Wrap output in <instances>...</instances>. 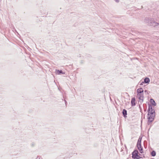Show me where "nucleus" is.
Here are the masks:
<instances>
[{
    "label": "nucleus",
    "mask_w": 159,
    "mask_h": 159,
    "mask_svg": "<svg viewBox=\"0 0 159 159\" xmlns=\"http://www.w3.org/2000/svg\"><path fill=\"white\" fill-rule=\"evenodd\" d=\"M151 155L152 157H154L156 155V152L154 150H153L151 153Z\"/></svg>",
    "instance_id": "13"
},
{
    "label": "nucleus",
    "mask_w": 159,
    "mask_h": 159,
    "mask_svg": "<svg viewBox=\"0 0 159 159\" xmlns=\"http://www.w3.org/2000/svg\"><path fill=\"white\" fill-rule=\"evenodd\" d=\"M64 101H65V104H66H66H67V101H66V100H64Z\"/></svg>",
    "instance_id": "18"
},
{
    "label": "nucleus",
    "mask_w": 159,
    "mask_h": 159,
    "mask_svg": "<svg viewBox=\"0 0 159 159\" xmlns=\"http://www.w3.org/2000/svg\"><path fill=\"white\" fill-rule=\"evenodd\" d=\"M123 116L125 118L127 117V111L125 109H124L123 110L122 112Z\"/></svg>",
    "instance_id": "10"
},
{
    "label": "nucleus",
    "mask_w": 159,
    "mask_h": 159,
    "mask_svg": "<svg viewBox=\"0 0 159 159\" xmlns=\"http://www.w3.org/2000/svg\"><path fill=\"white\" fill-rule=\"evenodd\" d=\"M55 72L57 75H60L61 74H65V72L61 70H56Z\"/></svg>",
    "instance_id": "6"
},
{
    "label": "nucleus",
    "mask_w": 159,
    "mask_h": 159,
    "mask_svg": "<svg viewBox=\"0 0 159 159\" xmlns=\"http://www.w3.org/2000/svg\"><path fill=\"white\" fill-rule=\"evenodd\" d=\"M138 96V98L140 100H141V102L142 103L143 101V94H138L137 95Z\"/></svg>",
    "instance_id": "8"
},
{
    "label": "nucleus",
    "mask_w": 159,
    "mask_h": 159,
    "mask_svg": "<svg viewBox=\"0 0 159 159\" xmlns=\"http://www.w3.org/2000/svg\"><path fill=\"white\" fill-rule=\"evenodd\" d=\"M144 83H143V81H142V82L140 83V85H143V84H144Z\"/></svg>",
    "instance_id": "17"
},
{
    "label": "nucleus",
    "mask_w": 159,
    "mask_h": 159,
    "mask_svg": "<svg viewBox=\"0 0 159 159\" xmlns=\"http://www.w3.org/2000/svg\"><path fill=\"white\" fill-rule=\"evenodd\" d=\"M159 25V23L156 22L154 20H153L152 24H150V26L155 27L158 26Z\"/></svg>",
    "instance_id": "9"
},
{
    "label": "nucleus",
    "mask_w": 159,
    "mask_h": 159,
    "mask_svg": "<svg viewBox=\"0 0 159 159\" xmlns=\"http://www.w3.org/2000/svg\"><path fill=\"white\" fill-rule=\"evenodd\" d=\"M136 146L140 153H143V148L141 144H137Z\"/></svg>",
    "instance_id": "4"
},
{
    "label": "nucleus",
    "mask_w": 159,
    "mask_h": 159,
    "mask_svg": "<svg viewBox=\"0 0 159 159\" xmlns=\"http://www.w3.org/2000/svg\"><path fill=\"white\" fill-rule=\"evenodd\" d=\"M148 106L147 118L148 120V124L149 125V123L152 122L154 120L155 116V112L153 107L150 104H148Z\"/></svg>",
    "instance_id": "1"
},
{
    "label": "nucleus",
    "mask_w": 159,
    "mask_h": 159,
    "mask_svg": "<svg viewBox=\"0 0 159 159\" xmlns=\"http://www.w3.org/2000/svg\"><path fill=\"white\" fill-rule=\"evenodd\" d=\"M116 2H120L119 0H114Z\"/></svg>",
    "instance_id": "16"
},
{
    "label": "nucleus",
    "mask_w": 159,
    "mask_h": 159,
    "mask_svg": "<svg viewBox=\"0 0 159 159\" xmlns=\"http://www.w3.org/2000/svg\"><path fill=\"white\" fill-rule=\"evenodd\" d=\"M150 102L151 104H150L152 106H156V103L155 102V101L152 98H151L150 99Z\"/></svg>",
    "instance_id": "11"
},
{
    "label": "nucleus",
    "mask_w": 159,
    "mask_h": 159,
    "mask_svg": "<svg viewBox=\"0 0 159 159\" xmlns=\"http://www.w3.org/2000/svg\"><path fill=\"white\" fill-rule=\"evenodd\" d=\"M153 20V19L152 18L146 17L144 21L146 23H147L148 25L150 26V24H152Z\"/></svg>",
    "instance_id": "3"
},
{
    "label": "nucleus",
    "mask_w": 159,
    "mask_h": 159,
    "mask_svg": "<svg viewBox=\"0 0 159 159\" xmlns=\"http://www.w3.org/2000/svg\"><path fill=\"white\" fill-rule=\"evenodd\" d=\"M35 145V143H32L31 144V146L32 147H33Z\"/></svg>",
    "instance_id": "15"
},
{
    "label": "nucleus",
    "mask_w": 159,
    "mask_h": 159,
    "mask_svg": "<svg viewBox=\"0 0 159 159\" xmlns=\"http://www.w3.org/2000/svg\"><path fill=\"white\" fill-rule=\"evenodd\" d=\"M143 90L142 88L138 89L137 90V94H143Z\"/></svg>",
    "instance_id": "5"
},
{
    "label": "nucleus",
    "mask_w": 159,
    "mask_h": 159,
    "mask_svg": "<svg viewBox=\"0 0 159 159\" xmlns=\"http://www.w3.org/2000/svg\"><path fill=\"white\" fill-rule=\"evenodd\" d=\"M124 146H125V148H126V145H124Z\"/></svg>",
    "instance_id": "21"
},
{
    "label": "nucleus",
    "mask_w": 159,
    "mask_h": 159,
    "mask_svg": "<svg viewBox=\"0 0 159 159\" xmlns=\"http://www.w3.org/2000/svg\"><path fill=\"white\" fill-rule=\"evenodd\" d=\"M150 81V79L148 77H146L144 80L143 83L146 84H149Z\"/></svg>",
    "instance_id": "12"
},
{
    "label": "nucleus",
    "mask_w": 159,
    "mask_h": 159,
    "mask_svg": "<svg viewBox=\"0 0 159 159\" xmlns=\"http://www.w3.org/2000/svg\"><path fill=\"white\" fill-rule=\"evenodd\" d=\"M125 148L126 151H127V147H126V148Z\"/></svg>",
    "instance_id": "20"
},
{
    "label": "nucleus",
    "mask_w": 159,
    "mask_h": 159,
    "mask_svg": "<svg viewBox=\"0 0 159 159\" xmlns=\"http://www.w3.org/2000/svg\"><path fill=\"white\" fill-rule=\"evenodd\" d=\"M123 151V149H121V151Z\"/></svg>",
    "instance_id": "22"
},
{
    "label": "nucleus",
    "mask_w": 159,
    "mask_h": 159,
    "mask_svg": "<svg viewBox=\"0 0 159 159\" xmlns=\"http://www.w3.org/2000/svg\"><path fill=\"white\" fill-rule=\"evenodd\" d=\"M131 103L132 107H134L135 105V98H132Z\"/></svg>",
    "instance_id": "7"
},
{
    "label": "nucleus",
    "mask_w": 159,
    "mask_h": 159,
    "mask_svg": "<svg viewBox=\"0 0 159 159\" xmlns=\"http://www.w3.org/2000/svg\"><path fill=\"white\" fill-rule=\"evenodd\" d=\"M139 152L137 150H134L132 152V157L134 159H139L141 157L138 155Z\"/></svg>",
    "instance_id": "2"
},
{
    "label": "nucleus",
    "mask_w": 159,
    "mask_h": 159,
    "mask_svg": "<svg viewBox=\"0 0 159 159\" xmlns=\"http://www.w3.org/2000/svg\"><path fill=\"white\" fill-rule=\"evenodd\" d=\"M147 92V90H145L144 91V92H145V93H146V92Z\"/></svg>",
    "instance_id": "19"
},
{
    "label": "nucleus",
    "mask_w": 159,
    "mask_h": 159,
    "mask_svg": "<svg viewBox=\"0 0 159 159\" xmlns=\"http://www.w3.org/2000/svg\"><path fill=\"white\" fill-rule=\"evenodd\" d=\"M142 138L139 137L138 140L137 144H141Z\"/></svg>",
    "instance_id": "14"
}]
</instances>
